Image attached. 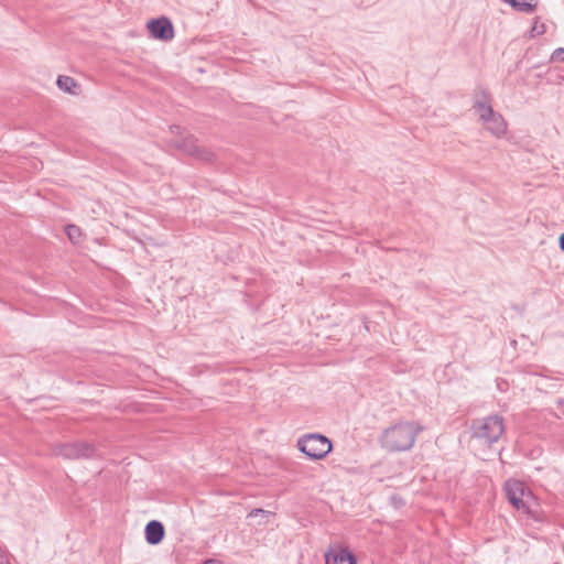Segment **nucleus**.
Instances as JSON below:
<instances>
[{"label": "nucleus", "mask_w": 564, "mask_h": 564, "mask_svg": "<svg viewBox=\"0 0 564 564\" xmlns=\"http://www.w3.org/2000/svg\"><path fill=\"white\" fill-rule=\"evenodd\" d=\"M423 426L415 421H399L383 430L379 443L390 453L405 452L413 447Z\"/></svg>", "instance_id": "obj_1"}, {"label": "nucleus", "mask_w": 564, "mask_h": 564, "mask_svg": "<svg viewBox=\"0 0 564 564\" xmlns=\"http://www.w3.org/2000/svg\"><path fill=\"white\" fill-rule=\"evenodd\" d=\"M560 248L564 251V232L560 236Z\"/></svg>", "instance_id": "obj_19"}, {"label": "nucleus", "mask_w": 564, "mask_h": 564, "mask_svg": "<svg viewBox=\"0 0 564 564\" xmlns=\"http://www.w3.org/2000/svg\"><path fill=\"white\" fill-rule=\"evenodd\" d=\"M474 108L485 128L495 137L500 138L506 133L507 123L500 113L494 111L490 98L486 93L477 95Z\"/></svg>", "instance_id": "obj_3"}, {"label": "nucleus", "mask_w": 564, "mask_h": 564, "mask_svg": "<svg viewBox=\"0 0 564 564\" xmlns=\"http://www.w3.org/2000/svg\"><path fill=\"white\" fill-rule=\"evenodd\" d=\"M263 516L265 518H270L271 517V512L270 511H265L263 509H253L250 513H249V517H257V516Z\"/></svg>", "instance_id": "obj_15"}, {"label": "nucleus", "mask_w": 564, "mask_h": 564, "mask_svg": "<svg viewBox=\"0 0 564 564\" xmlns=\"http://www.w3.org/2000/svg\"><path fill=\"white\" fill-rule=\"evenodd\" d=\"M557 403H558V405H562L564 403V400L563 399H558Z\"/></svg>", "instance_id": "obj_20"}, {"label": "nucleus", "mask_w": 564, "mask_h": 564, "mask_svg": "<svg viewBox=\"0 0 564 564\" xmlns=\"http://www.w3.org/2000/svg\"><path fill=\"white\" fill-rule=\"evenodd\" d=\"M95 448L88 443H67L58 444L53 448L55 456L66 459L87 458L94 455Z\"/></svg>", "instance_id": "obj_6"}, {"label": "nucleus", "mask_w": 564, "mask_h": 564, "mask_svg": "<svg viewBox=\"0 0 564 564\" xmlns=\"http://www.w3.org/2000/svg\"><path fill=\"white\" fill-rule=\"evenodd\" d=\"M56 84H57L58 88L65 93H68L72 95L77 94L78 84L76 83V80L74 78H72L69 76L59 75L57 77Z\"/></svg>", "instance_id": "obj_11"}, {"label": "nucleus", "mask_w": 564, "mask_h": 564, "mask_svg": "<svg viewBox=\"0 0 564 564\" xmlns=\"http://www.w3.org/2000/svg\"><path fill=\"white\" fill-rule=\"evenodd\" d=\"M299 449L313 460L324 458L332 451V442L321 434H308L297 441Z\"/></svg>", "instance_id": "obj_5"}, {"label": "nucleus", "mask_w": 564, "mask_h": 564, "mask_svg": "<svg viewBox=\"0 0 564 564\" xmlns=\"http://www.w3.org/2000/svg\"><path fill=\"white\" fill-rule=\"evenodd\" d=\"M326 564H356V558L347 549H333L325 554Z\"/></svg>", "instance_id": "obj_8"}, {"label": "nucleus", "mask_w": 564, "mask_h": 564, "mask_svg": "<svg viewBox=\"0 0 564 564\" xmlns=\"http://www.w3.org/2000/svg\"><path fill=\"white\" fill-rule=\"evenodd\" d=\"M204 564H220V562H219V561H217V560H214V558H209V560H206V561L204 562Z\"/></svg>", "instance_id": "obj_18"}, {"label": "nucleus", "mask_w": 564, "mask_h": 564, "mask_svg": "<svg viewBox=\"0 0 564 564\" xmlns=\"http://www.w3.org/2000/svg\"><path fill=\"white\" fill-rule=\"evenodd\" d=\"M505 491L509 502L518 511H521L534 520H540L539 512L533 509L535 498L522 481L516 479L507 480L505 484Z\"/></svg>", "instance_id": "obj_2"}, {"label": "nucleus", "mask_w": 564, "mask_h": 564, "mask_svg": "<svg viewBox=\"0 0 564 564\" xmlns=\"http://www.w3.org/2000/svg\"><path fill=\"white\" fill-rule=\"evenodd\" d=\"M521 12L531 13L535 10L536 0H505Z\"/></svg>", "instance_id": "obj_12"}, {"label": "nucleus", "mask_w": 564, "mask_h": 564, "mask_svg": "<svg viewBox=\"0 0 564 564\" xmlns=\"http://www.w3.org/2000/svg\"><path fill=\"white\" fill-rule=\"evenodd\" d=\"M176 147L182 149L184 152L188 153L189 155L197 156L202 160H209L212 158V153L205 150H202L198 144L196 143V140L193 138H187L183 140L182 142H176Z\"/></svg>", "instance_id": "obj_9"}, {"label": "nucleus", "mask_w": 564, "mask_h": 564, "mask_svg": "<svg viewBox=\"0 0 564 564\" xmlns=\"http://www.w3.org/2000/svg\"><path fill=\"white\" fill-rule=\"evenodd\" d=\"M148 29L154 39L170 41L174 36L173 25L171 21L165 17L149 21Z\"/></svg>", "instance_id": "obj_7"}, {"label": "nucleus", "mask_w": 564, "mask_h": 564, "mask_svg": "<svg viewBox=\"0 0 564 564\" xmlns=\"http://www.w3.org/2000/svg\"><path fill=\"white\" fill-rule=\"evenodd\" d=\"M503 432V419L498 414L488 415L471 423L473 437L488 445L498 442Z\"/></svg>", "instance_id": "obj_4"}, {"label": "nucleus", "mask_w": 564, "mask_h": 564, "mask_svg": "<svg viewBox=\"0 0 564 564\" xmlns=\"http://www.w3.org/2000/svg\"><path fill=\"white\" fill-rule=\"evenodd\" d=\"M164 538V527L156 520L150 521L145 527V540L149 544H159Z\"/></svg>", "instance_id": "obj_10"}, {"label": "nucleus", "mask_w": 564, "mask_h": 564, "mask_svg": "<svg viewBox=\"0 0 564 564\" xmlns=\"http://www.w3.org/2000/svg\"><path fill=\"white\" fill-rule=\"evenodd\" d=\"M391 499H392L393 503H394L397 507H398V506H403V505H404V502H403L402 498H400V497L393 496Z\"/></svg>", "instance_id": "obj_17"}, {"label": "nucleus", "mask_w": 564, "mask_h": 564, "mask_svg": "<svg viewBox=\"0 0 564 564\" xmlns=\"http://www.w3.org/2000/svg\"><path fill=\"white\" fill-rule=\"evenodd\" d=\"M553 62H564V48H556L551 56Z\"/></svg>", "instance_id": "obj_14"}, {"label": "nucleus", "mask_w": 564, "mask_h": 564, "mask_svg": "<svg viewBox=\"0 0 564 564\" xmlns=\"http://www.w3.org/2000/svg\"><path fill=\"white\" fill-rule=\"evenodd\" d=\"M0 564H11L9 561V554L1 546H0Z\"/></svg>", "instance_id": "obj_16"}, {"label": "nucleus", "mask_w": 564, "mask_h": 564, "mask_svg": "<svg viewBox=\"0 0 564 564\" xmlns=\"http://www.w3.org/2000/svg\"><path fill=\"white\" fill-rule=\"evenodd\" d=\"M66 235L72 242L77 243L82 237V231L79 227L75 225H68L66 227Z\"/></svg>", "instance_id": "obj_13"}]
</instances>
